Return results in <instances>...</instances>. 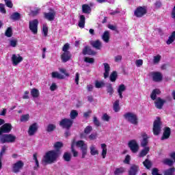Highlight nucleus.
<instances>
[{"label": "nucleus", "mask_w": 175, "mask_h": 175, "mask_svg": "<svg viewBox=\"0 0 175 175\" xmlns=\"http://www.w3.org/2000/svg\"><path fill=\"white\" fill-rule=\"evenodd\" d=\"M91 45L94 49H96V50H100V49H102V42L99 40L92 42Z\"/></svg>", "instance_id": "b1692460"}, {"label": "nucleus", "mask_w": 175, "mask_h": 175, "mask_svg": "<svg viewBox=\"0 0 175 175\" xmlns=\"http://www.w3.org/2000/svg\"><path fill=\"white\" fill-rule=\"evenodd\" d=\"M104 79H107L109 77V75L110 73V65L107 63H104Z\"/></svg>", "instance_id": "5701e85b"}, {"label": "nucleus", "mask_w": 175, "mask_h": 175, "mask_svg": "<svg viewBox=\"0 0 175 175\" xmlns=\"http://www.w3.org/2000/svg\"><path fill=\"white\" fill-rule=\"evenodd\" d=\"M40 12V8H36L34 10H31L29 15L35 17V16H38Z\"/></svg>", "instance_id": "49530a36"}, {"label": "nucleus", "mask_w": 175, "mask_h": 175, "mask_svg": "<svg viewBox=\"0 0 175 175\" xmlns=\"http://www.w3.org/2000/svg\"><path fill=\"white\" fill-rule=\"evenodd\" d=\"M5 2V5L8 8H13V3H12V1L10 0H4Z\"/></svg>", "instance_id": "0e129e2a"}, {"label": "nucleus", "mask_w": 175, "mask_h": 175, "mask_svg": "<svg viewBox=\"0 0 175 175\" xmlns=\"http://www.w3.org/2000/svg\"><path fill=\"white\" fill-rule=\"evenodd\" d=\"M166 102V100H163L161 98H157V100L154 102L155 103V106L157 109H162V107H163V105H165V103Z\"/></svg>", "instance_id": "aec40b11"}, {"label": "nucleus", "mask_w": 175, "mask_h": 175, "mask_svg": "<svg viewBox=\"0 0 175 175\" xmlns=\"http://www.w3.org/2000/svg\"><path fill=\"white\" fill-rule=\"evenodd\" d=\"M11 20H13L14 21H18L21 18V15L18 12H14L10 16Z\"/></svg>", "instance_id": "c85d7f7f"}, {"label": "nucleus", "mask_w": 175, "mask_h": 175, "mask_svg": "<svg viewBox=\"0 0 175 175\" xmlns=\"http://www.w3.org/2000/svg\"><path fill=\"white\" fill-rule=\"evenodd\" d=\"M84 61L88 64H94V59L92 57H85Z\"/></svg>", "instance_id": "680f3d73"}, {"label": "nucleus", "mask_w": 175, "mask_h": 175, "mask_svg": "<svg viewBox=\"0 0 175 175\" xmlns=\"http://www.w3.org/2000/svg\"><path fill=\"white\" fill-rule=\"evenodd\" d=\"M52 77L53 79H59V80H63V79H65V77L59 74L58 72H52Z\"/></svg>", "instance_id": "473e14b6"}, {"label": "nucleus", "mask_w": 175, "mask_h": 175, "mask_svg": "<svg viewBox=\"0 0 175 175\" xmlns=\"http://www.w3.org/2000/svg\"><path fill=\"white\" fill-rule=\"evenodd\" d=\"M5 35L7 36V38H12L13 36V29L11 27L7 28Z\"/></svg>", "instance_id": "ea45409f"}, {"label": "nucleus", "mask_w": 175, "mask_h": 175, "mask_svg": "<svg viewBox=\"0 0 175 175\" xmlns=\"http://www.w3.org/2000/svg\"><path fill=\"white\" fill-rule=\"evenodd\" d=\"M110 81H112V83H114L116 80H117V72L113 71L109 77Z\"/></svg>", "instance_id": "603ef678"}, {"label": "nucleus", "mask_w": 175, "mask_h": 175, "mask_svg": "<svg viewBox=\"0 0 175 175\" xmlns=\"http://www.w3.org/2000/svg\"><path fill=\"white\" fill-rule=\"evenodd\" d=\"M122 60V55H118L115 56V62H120Z\"/></svg>", "instance_id": "774afa93"}, {"label": "nucleus", "mask_w": 175, "mask_h": 175, "mask_svg": "<svg viewBox=\"0 0 175 175\" xmlns=\"http://www.w3.org/2000/svg\"><path fill=\"white\" fill-rule=\"evenodd\" d=\"M53 147L55 148V151H60L61 148L64 147V144L61 142H57L55 143Z\"/></svg>", "instance_id": "72a5a7b5"}, {"label": "nucleus", "mask_w": 175, "mask_h": 175, "mask_svg": "<svg viewBox=\"0 0 175 175\" xmlns=\"http://www.w3.org/2000/svg\"><path fill=\"white\" fill-rule=\"evenodd\" d=\"M17 137L12 134H1L0 135V144H5L6 143H14Z\"/></svg>", "instance_id": "f03ea898"}, {"label": "nucleus", "mask_w": 175, "mask_h": 175, "mask_svg": "<svg viewBox=\"0 0 175 175\" xmlns=\"http://www.w3.org/2000/svg\"><path fill=\"white\" fill-rule=\"evenodd\" d=\"M57 128L55 124H50L47 126L46 132H53Z\"/></svg>", "instance_id": "5fc2aeb1"}, {"label": "nucleus", "mask_w": 175, "mask_h": 175, "mask_svg": "<svg viewBox=\"0 0 175 175\" xmlns=\"http://www.w3.org/2000/svg\"><path fill=\"white\" fill-rule=\"evenodd\" d=\"M59 155H61V150H49L44 156L42 163H44V165H51V163H54L57 161Z\"/></svg>", "instance_id": "f257e3e1"}, {"label": "nucleus", "mask_w": 175, "mask_h": 175, "mask_svg": "<svg viewBox=\"0 0 175 175\" xmlns=\"http://www.w3.org/2000/svg\"><path fill=\"white\" fill-rule=\"evenodd\" d=\"M120 100H116L114 103H113V110L115 113H118V111L120 110Z\"/></svg>", "instance_id": "c9c22d12"}, {"label": "nucleus", "mask_w": 175, "mask_h": 175, "mask_svg": "<svg viewBox=\"0 0 175 175\" xmlns=\"http://www.w3.org/2000/svg\"><path fill=\"white\" fill-rule=\"evenodd\" d=\"M82 12L85 14H90L91 13V7L88 4H83L82 5Z\"/></svg>", "instance_id": "bb28decb"}, {"label": "nucleus", "mask_w": 175, "mask_h": 175, "mask_svg": "<svg viewBox=\"0 0 175 175\" xmlns=\"http://www.w3.org/2000/svg\"><path fill=\"white\" fill-rule=\"evenodd\" d=\"M59 125L64 129H67V131H69L72 125H73V120L71 119L64 118L60 121Z\"/></svg>", "instance_id": "423d86ee"}, {"label": "nucleus", "mask_w": 175, "mask_h": 175, "mask_svg": "<svg viewBox=\"0 0 175 175\" xmlns=\"http://www.w3.org/2000/svg\"><path fill=\"white\" fill-rule=\"evenodd\" d=\"M143 165L146 169H151V166H152V163L148 159L143 162Z\"/></svg>", "instance_id": "09e8293b"}, {"label": "nucleus", "mask_w": 175, "mask_h": 175, "mask_svg": "<svg viewBox=\"0 0 175 175\" xmlns=\"http://www.w3.org/2000/svg\"><path fill=\"white\" fill-rule=\"evenodd\" d=\"M142 139L141 140V147H144V148L148 147L147 146H148V139H150V137L147 135V133H142Z\"/></svg>", "instance_id": "f8f14e48"}, {"label": "nucleus", "mask_w": 175, "mask_h": 175, "mask_svg": "<svg viewBox=\"0 0 175 175\" xmlns=\"http://www.w3.org/2000/svg\"><path fill=\"white\" fill-rule=\"evenodd\" d=\"M126 90V86H125V85L121 84L120 85H119L118 88V93L120 99H122L124 98V96H122V92H125Z\"/></svg>", "instance_id": "4be33fe9"}, {"label": "nucleus", "mask_w": 175, "mask_h": 175, "mask_svg": "<svg viewBox=\"0 0 175 175\" xmlns=\"http://www.w3.org/2000/svg\"><path fill=\"white\" fill-rule=\"evenodd\" d=\"M13 126L10 123H5L0 128V135L2 133H10L12 129Z\"/></svg>", "instance_id": "1a4fd4ad"}, {"label": "nucleus", "mask_w": 175, "mask_h": 175, "mask_svg": "<svg viewBox=\"0 0 175 175\" xmlns=\"http://www.w3.org/2000/svg\"><path fill=\"white\" fill-rule=\"evenodd\" d=\"M159 94H161V90H159V89L153 90V91L150 95L151 99L152 100H155V99H157V95H159Z\"/></svg>", "instance_id": "c756f323"}, {"label": "nucleus", "mask_w": 175, "mask_h": 175, "mask_svg": "<svg viewBox=\"0 0 175 175\" xmlns=\"http://www.w3.org/2000/svg\"><path fill=\"white\" fill-rule=\"evenodd\" d=\"M124 172H125V168H124V167L116 168L114 171V174L115 175H121Z\"/></svg>", "instance_id": "a18cd8bd"}, {"label": "nucleus", "mask_w": 175, "mask_h": 175, "mask_svg": "<svg viewBox=\"0 0 175 175\" xmlns=\"http://www.w3.org/2000/svg\"><path fill=\"white\" fill-rule=\"evenodd\" d=\"M102 120L103 121L109 122V121H110V116H109V115H107V113H105V114H103V116L102 117Z\"/></svg>", "instance_id": "69168bd1"}, {"label": "nucleus", "mask_w": 175, "mask_h": 175, "mask_svg": "<svg viewBox=\"0 0 175 175\" xmlns=\"http://www.w3.org/2000/svg\"><path fill=\"white\" fill-rule=\"evenodd\" d=\"M90 154L91 155H98L99 154V151L96 150V148L94 145L90 146Z\"/></svg>", "instance_id": "c03bdc74"}, {"label": "nucleus", "mask_w": 175, "mask_h": 175, "mask_svg": "<svg viewBox=\"0 0 175 175\" xmlns=\"http://www.w3.org/2000/svg\"><path fill=\"white\" fill-rule=\"evenodd\" d=\"M124 117L126 121H129V122H131V124H133V125H137V116L131 112H127L124 114Z\"/></svg>", "instance_id": "20e7f679"}, {"label": "nucleus", "mask_w": 175, "mask_h": 175, "mask_svg": "<svg viewBox=\"0 0 175 175\" xmlns=\"http://www.w3.org/2000/svg\"><path fill=\"white\" fill-rule=\"evenodd\" d=\"M39 25V21L38 19H34L33 21H30L29 23V28L30 31L34 35L38 33V25Z\"/></svg>", "instance_id": "0eeeda50"}, {"label": "nucleus", "mask_w": 175, "mask_h": 175, "mask_svg": "<svg viewBox=\"0 0 175 175\" xmlns=\"http://www.w3.org/2000/svg\"><path fill=\"white\" fill-rule=\"evenodd\" d=\"M163 163H164V165H167V166H173V165H174V161H173V160L170 159H165L163 161Z\"/></svg>", "instance_id": "a19ab883"}, {"label": "nucleus", "mask_w": 175, "mask_h": 175, "mask_svg": "<svg viewBox=\"0 0 175 175\" xmlns=\"http://www.w3.org/2000/svg\"><path fill=\"white\" fill-rule=\"evenodd\" d=\"M152 80L157 83L162 81V74L161 72H152Z\"/></svg>", "instance_id": "6ab92c4d"}, {"label": "nucleus", "mask_w": 175, "mask_h": 175, "mask_svg": "<svg viewBox=\"0 0 175 175\" xmlns=\"http://www.w3.org/2000/svg\"><path fill=\"white\" fill-rule=\"evenodd\" d=\"M83 55H95V54H96V52H95L88 46H85L83 50Z\"/></svg>", "instance_id": "f3484780"}, {"label": "nucleus", "mask_w": 175, "mask_h": 175, "mask_svg": "<svg viewBox=\"0 0 175 175\" xmlns=\"http://www.w3.org/2000/svg\"><path fill=\"white\" fill-rule=\"evenodd\" d=\"M71 152L72 153L73 157H79V152L75 150V141H73L71 144Z\"/></svg>", "instance_id": "37998d69"}, {"label": "nucleus", "mask_w": 175, "mask_h": 175, "mask_svg": "<svg viewBox=\"0 0 175 175\" xmlns=\"http://www.w3.org/2000/svg\"><path fill=\"white\" fill-rule=\"evenodd\" d=\"M21 122H27L29 121V114L22 115L20 119Z\"/></svg>", "instance_id": "de8ad7c7"}, {"label": "nucleus", "mask_w": 175, "mask_h": 175, "mask_svg": "<svg viewBox=\"0 0 175 175\" xmlns=\"http://www.w3.org/2000/svg\"><path fill=\"white\" fill-rule=\"evenodd\" d=\"M21 61H23V57H21L20 55L18 57H17V55H16L14 54L12 55V62L14 66H16V65H18V64H20V62H21Z\"/></svg>", "instance_id": "dca6fc26"}, {"label": "nucleus", "mask_w": 175, "mask_h": 175, "mask_svg": "<svg viewBox=\"0 0 175 175\" xmlns=\"http://www.w3.org/2000/svg\"><path fill=\"white\" fill-rule=\"evenodd\" d=\"M38 132V123H33L29 126L28 130L29 136H33Z\"/></svg>", "instance_id": "ddd939ff"}, {"label": "nucleus", "mask_w": 175, "mask_h": 175, "mask_svg": "<svg viewBox=\"0 0 175 175\" xmlns=\"http://www.w3.org/2000/svg\"><path fill=\"white\" fill-rule=\"evenodd\" d=\"M42 33H44V36H47V33H49V27L47 25H42Z\"/></svg>", "instance_id": "6e6d98bb"}, {"label": "nucleus", "mask_w": 175, "mask_h": 175, "mask_svg": "<svg viewBox=\"0 0 175 175\" xmlns=\"http://www.w3.org/2000/svg\"><path fill=\"white\" fill-rule=\"evenodd\" d=\"M91 132H92V126H87L84 129V133H85V135H90Z\"/></svg>", "instance_id": "4d7b16f0"}, {"label": "nucleus", "mask_w": 175, "mask_h": 175, "mask_svg": "<svg viewBox=\"0 0 175 175\" xmlns=\"http://www.w3.org/2000/svg\"><path fill=\"white\" fill-rule=\"evenodd\" d=\"M44 17L49 21H54V18H55V12L52 10L51 12H44Z\"/></svg>", "instance_id": "4468645a"}, {"label": "nucleus", "mask_w": 175, "mask_h": 175, "mask_svg": "<svg viewBox=\"0 0 175 175\" xmlns=\"http://www.w3.org/2000/svg\"><path fill=\"white\" fill-rule=\"evenodd\" d=\"M139 172V165H132L129 171V175H137Z\"/></svg>", "instance_id": "a211bd4d"}, {"label": "nucleus", "mask_w": 175, "mask_h": 175, "mask_svg": "<svg viewBox=\"0 0 175 175\" xmlns=\"http://www.w3.org/2000/svg\"><path fill=\"white\" fill-rule=\"evenodd\" d=\"M175 40V31L172 33V34L168 38V40H167L166 43L167 44H172L173 42Z\"/></svg>", "instance_id": "4c0bfd02"}, {"label": "nucleus", "mask_w": 175, "mask_h": 175, "mask_svg": "<svg viewBox=\"0 0 175 175\" xmlns=\"http://www.w3.org/2000/svg\"><path fill=\"white\" fill-rule=\"evenodd\" d=\"M63 159L66 161V162H70V159H72V154L68 152H64Z\"/></svg>", "instance_id": "e433bc0d"}, {"label": "nucleus", "mask_w": 175, "mask_h": 175, "mask_svg": "<svg viewBox=\"0 0 175 175\" xmlns=\"http://www.w3.org/2000/svg\"><path fill=\"white\" fill-rule=\"evenodd\" d=\"M175 168L174 167H170L163 171L164 175H174Z\"/></svg>", "instance_id": "2f4dec72"}, {"label": "nucleus", "mask_w": 175, "mask_h": 175, "mask_svg": "<svg viewBox=\"0 0 175 175\" xmlns=\"http://www.w3.org/2000/svg\"><path fill=\"white\" fill-rule=\"evenodd\" d=\"M135 65L137 66V68H140L142 65H143V60L142 59H137L135 62Z\"/></svg>", "instance_id": "338daca9"}, {"label": "nucleus", "mask_w": 175, "mask_h": 175, "mask_svg": "<svg viewBox=\"0 0 175 175\" xmlns=\"http://www.w3.org/2000/svg\"><path fill=\"white\" fill-rule=\"evenodd\" d=\"M79 116V112L76 110H72L70 113V120H76L77 117Z\"/></svg>", "instance_id": "58836bf2"}, {"label": "nucleus", "mask_w": 175, "mask_h": 175, "mask_svg": "<svg viewBox=\"0 0 175 175\" xmlns=\"http://www.w3.org/2000/svg\"><path fill=\"white\" fill-rule=\"evenodd\" d=\"M76 146L77 147L81 148V151L82 152V159L85 158V155H87L88 150L87 144L84 143V141L80 140L76 142Z\"/></svg>", "instance_id": "39448f33"}, {"label": "nucleus", "mask_w": 175, "mask_h": 175, "mask_svg": "<svg viewBox=\"0 0 175 175\" xmlns=\"http://www.w3.org/2000/svg\"><path fill=\"white\" fill-rule=\"evenodd\" d=\"M147 14V9L144 7H138L134 12V15L135 17H143L144 14Z\"/></svg>", "instance_id": "6e6552de"}, {"label": "nucleus", "mask_w": 175, "mask_h": 175, "mask_svg": "<svg viewBox=\"0 0 175 175\" xmlns=\"http://www.w3.org/2000/svg\"><path fill=\"white\" fill-rule=\"evenodd\" d=\"M95 87H96V88H102V87H105V82L96 81H95Z\"/></svg>", "instance_id": "864d4df0"}, {"label": "nucleus", "mask_w": 175, "mask_h": 175, "mask_svg": "<svg viewBox=\"0 0 175 175\" xmlns=\"http://www.w3.org/2000/svg\"><path fill=\"white\" fill-rule=\"evenodd\" d=\"M161 58H162L161 55H157L156 56H154L153 57V64L154 65L159 64V62L161 61Z\"/></svg>", "instance_id": "8fccbe9b"}, {"label": "nucleus", "mask_w": 175, "mask_h": 175, "mask_svg": "<svg viewBox=\"0 0 175 175\" xmlns=\"http://www.w3.org/2000/svg\"><path fill=\"white\" fill-rule=\"evenodd\" d=\"M152 175H162L161 174H159V170H158V168L154 167L152 170Z\"/></svg>", "instance_id": "e2e57ef3"}, {"label": "nucleus", "mask_w": 175, "mask_h": 175, "mask_svg": "<svg viewBox=\"0 0 175 175\" xmlns=\"http://www.w3.org/2000/svg\"><path fill=\"white\" fill-rule=\"evenodd\" d=\"M69 49V43H66L63 48H62V51H64V53H70L68 50Z\"/></svg>", "instance_id": "052dcab7"}, {"label": "nucleus", "mask_w": 175, "mask_h": 175, "mask_svg": "<svg viewBox=\"0 0 175 175\" xmlns=\"http://www.w3.org/2000/svg\"><path fill=\"white\" fill-rule=\"evenodd\" d=\"M93 122L96 126H100V122H99L96 116L93 118Z\"/></svg>", "instance_id": "bf43d9fd"}, {"label": "nucleus", "mask_w": 175, "mask_h": 175, "mask_svg": "<svg viewBox=\"0 0 175 175\" xmlns=\"http://www.w3.org/2000/svg\"><path fill=\"white\" fill-rule=\"evenodd\" d=\"M106 147H107L106 144H101V148L103 150L101 155H102L103 159H105L106 158V154H107V148Z\"/></svg>", "instance_id": "7c9ffc66"}, {"label": "nucleus", "mask_w": 175, "mask_h": 175, "mask_svg": "<svg viewBox=\"0 0 175 175\" xmlns=\"http://www.w3.org/2000/svg\"><path fill=\"white\" fill-rule=\"evenodd\" d=\"M170 128L165 127L163 133V136L161 137V140H166L168 137H170Z\"/></svg>", "instance_id": "412c9836"}, {"label": "nucleus", "mask_w": 175, "mask_h": 175, "mask_svg": "<svg viewBox=\"0 0 175 175\" xmlns=\"http://www.w3.org/2000/svg\"><path fill=\"white\" fill-rule=\"evenodd\" d=\"M78 25L79 28H84L85 25V16H84V15L79 16V21Z\"/></svg>", "instance_id": "a878e982"}, {"label": "nucleus", "mask_w": 175, "mask_h": 175, "mask_svg": "<svg viewBox=\"0 0 175 175\" xmlns=\"http://www.w3.org/2000/svg\"><path fill=\"white\" fill-rule=\"evenodd\" d=\"M150 152V147L146 146L144 148V149L139 153V157L143 158V157H146Z\"/></svg>", "instance_id": "cd10ccee"}, {"label": "nucleus", "mask_w": 175, "mask_h": 175, "mask_svg": "<svg viewBox=\"0 0 175 175\" xmlns=\"http://www.w3.org/2000/svg\"><path fill=\"white\" fill-rule=\"evenodd\" d=\"M162 122H161L160 118H157V120H155L153 122V133L156 136H158L161 133V131L162 129Z\"/></svg>", "instance_id": "7ed1b4c3"}, {"label": "nucleus", "mask_w": 175, "mask_h": 175, "mask_svg": "<svg viewBox=\"0 0 175 175\" xmlns=\"http://www.w3.org/2000/svg\"><path fill=\"white\" fill-rule=\"evenodd\" d=\"M33 159L36 162V166L33 167L34 170H38V168L39 167V161H38V156L36 153L33 154Z\"/></svg>", "instance_id": "79ce46f5"}, {"label": "nucleus", "mask_w": 175, "mask_h": 175, "mask_svg": "<svg viewBox=\"0 0 175 175\" xmlns=\"http://www.w3.org/2000/svg\"><path fill=\"white\" fill-rule=\"evenodd\" d=\"M101 38L103 42L109 43V42H110V32L109 31H105Z\"/></svg>", "instance_id": "393cba45"}, {"label": "nucleus", "mask_w": 175, "mask_h": 175, "mask_svg": "<svg viewBox=\"0 0 175 175\" xmlns=\"http://www.w3.org/2000/svg\"><path fill=\"white\" fill-rule=\"evenodd\" d=\"M107 92L111 96L114 94V90L111 84H109L107 86Z\"/></svg>", "instance_id": "3c124183"}, {"label": "nucleus", "mask_w": 175, "mask_h": 175, "mask_svg": "<svg viewBox=\"0 0 175 175\" xmlns=\"http://www.w3.org/2000/svg\"><path fill=\"white\" fill-rule=\"evenodd\" d=\"M72 58V55L70 52H64L61 55V59L62 62H68Z\"/></svg>", "instance_id": "2eb2a0df"}, {"label": "nucleus", "mask_w": 175, "mask_h": 175, "mask_svg": "<svg viewBox=\"0 0 175 175\" xmlns=\"http://www.w3.org/2000/svg\"><path fill=\"white\" fill-rule=\"evenodd\" d=\"M17 39H12L10 40V46H11V47H16L17 46Z\"/></svg>", "instance_id": "13d9d810"}, {"label": "nucleus", "mask_w": 175, "mask_h": 175, "mask_svg": "<svg viewBox=\"0 0 175 175\" xmlns=\"http://www.w3.org/2000/svg\"><path fill=\"white\" fill-rule=\"evenodd\" d=\"M30 94L33 98H39V95H40L39 93V90L36 88L32 89L30 92Z\"/></svg>", "instance_id": "f704fd0d"}, {"label": "nucleus", "mask_w": 175, "mask_h": 175, "mask_svg": "<svg viewBox=\"0 0 175 175\" xmlns=\"http://www.w3.org/2000/svg\"><path fill=\"white\" fill-rule=\"evenodd\" d=\"M129 147L132 152L136 153L139 151V144L135 139H132L129 142Z\"/></svg>", "instance_id": "9d476101"}, {"label": "nucleus", "mask_w": 175, "mask_h": 175, "mask_svg": "<svg viewBox=\"0 0 175 175\" xmlns=\"http://www.w3.org/2000/svg\"><path fill=\"white\" fill-rule=\"evenodd\" d=\"M23 167H24V162H23V161H18L13 165L12 172H14V173H18Z\"/></svg>", "instance_id": "9b49d317"}]
</instances>
